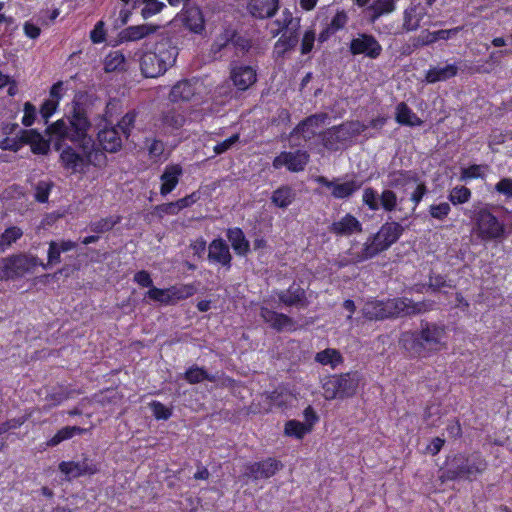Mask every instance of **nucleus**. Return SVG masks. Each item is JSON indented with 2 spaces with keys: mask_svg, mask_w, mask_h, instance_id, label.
Listing matches in <instances>:
<instances>
[{
  "mask_svg": "<svg viewBox=\"0 0 512 512\" xmlns=\"http://www.w3.org/2000/svg\"><path fill=\"white\" fill-rule=\"evenodd\" d=\"M446 328L443 324L420 321L418 330L405 331L399 344L412 358H427L445 348Z\"/></svg>",
  "mask_w": 512,
  "mask_h": 512,
  "instance_id": "obj_1",
  "label": "nucleus"
},
{
  "mask_svg": "<svg viewBox=\"0 0 512 512\" xmlns=\"http://www.w3.org/2000/svg\"><path fill=\"white\" fill-rule=\"evenodd\" d=\"M389 182L388 188L384 189L381 193H378L372 187H366L363 191L362 202L371 211H378L382 209L384 212H403L401 207H398L399 203L403 199H398V196L392 188L405 187L407 184L413 182L418 183L419 175L417 172L412 170H396L392 171L388 175Z\"/></svg>",
  "mask_w": 512,
  "mask_h": 512,
  "instance_id": "obj_2",
  "label": "nucleus"
},
{
  "mask_svg": "<svg viewBox=\"0 0 512 512\" xmlns=\"http://www.w3.org/2000/svg\"><path fill=\"white\" fill-rule=\"evenodd\" d=\"M472 223V232L482 241L501 239L505 234V225L491 212V205L481 201L474 202L464 210Z\"/></svg>",
  "mask_w": 512,
  "mask_h": 512,
  "instance_id": "obj_3",
  "label": "nucleus"
},
{
  "mask_svg": "<svg viewBox=\"0 0 512 512\" xmlns=\"http://www.w3.org/2000/svg\"><path fill=\"white\" fill-rule=\"evenodd\" d=\"M178 56L176 42L166 36L162 37L155 45L154 52L143 54L140 58V70L146 78H155L172 67Z\"/></svg>",
  "mask_w": 512,
  "mask_h": 512,
  "instance_id": "obj_4",
  "label": "nucleus"
},
{
  "mask_svg": "<svg viewBox=\"0 0 512 512\" xmlns=\"http://www.w3.org/2000/svg\"><path fill=\"white\" fill-rule=\"evenodd\" d=\"M404 230V227L399 222L391 221L384 223L376 234L368 238L362 252L357 255L356 262L371 259L387 250L398 241Z\"/></svg>",
  "mask_w": 512,
  "mask_h": 512,
  "instance_id": "obj_5",
  "label": "nucleus"
},
{
  "mask_svg": "<svg viewBox=\"0 0 512 512\" xmlns=\"http://www.w3.org/2000/svg\"><path fill=\"white\" fill-rule=\"evenodd\" d=\"M366 129V124L358 120L345 121L321 132L319 137L322 145L328 151L335 152L344 147L351 139L362 134Z\"/></svg>",
  "mask_w": 512,
  "mask_h": 512,
  "instance_id": "obj_6",
  "label": "nucleus"
},
{
  "mask_svg": "<svg viewBox=\"0 0 512 512\" xmlns=\"http://www.w3.org/2000/svg\"><path fill=\"white\" fill-rule=\"evenodd\" d=\"M486 461L479 453L470 455L457 454L447 463L444 476L448 480H472L486 469Z\"/></svg>",
  "mask_w": 512,
  "mask_h": 512,
  "instance_id": "obj_7",
  "label": "nucleus"
},
{
  "mask_svg": "<svg viewBox=\"0 0 512 512\" xmlns=\"http://www.w3.org/2000/svg\"><path fill=\"white\" fill-rule=\"evenodd\" d=\"M91 142H76V144H65L61 149L56 150L60 153L59 163L61 167L71 174L84 173L91 161L89 153V144Z\"/></svg>",
  "mask_w": 512,
  "mask_h": 512,
  "instance_id": "obj_8",
  "label": "nucleus"
},
{
  "mask_svg": "<svg viewBox=\"0 0 512 512\" xmlns=\"http://www.w3.org/2000/svg\"><path fill=\"white\" fill-rule=\"evenodd\" d=\"M358 372H347L324 378L322 383L323 396L326 400L352 397L359 385Z\"/></svg>",
  "mask_w": 512,
  "mask_h": 512,
  "instance_id": "obj_9",
  "label": "nucleus"
},
{
  "mask_svg": "<svg viewBox=\"0 0 512 512\" xmlns=\"http://www.w3.org/2000/svg\"><path fill=\"white\" fill-rule=\"evenodd\" d=\"M435 301H414L408 297L387 298L388 319L412 318L434 309Z\"/></svg>",
  "mask_w": 512,
  "mask_h": 512,
  "instance_id": "obj_10",
  "label": "nucleus"
},
{
  "mask_svg": "<svg viewBox=\"0 0 512 512\" xmlns=\"http://www.w3.org/2000/svg\"><path fill=\"white\" fill-rule=\"evenodd\" d=\"M40 259L28 254H13L0 259V280L18 279L33 273Z\"/></svg>",
  "mask_w": 512,
  "mask_h": 512,
  "instance_id": "obj_11",
  "label": "nucleus"
},
{
  "mask_svg": "<svg viewBox=\"0 0 512 512\" xmlns=\"http://www.w3.org/2000/svg\"><path fill=\"white\" fill-rule=\"evenodd\" d=\"M69 126L72 130V143L92 142L87 133L91 126L87 116L86 108L78 101L72 102V110L68 116Z\"/></svg>",
  "mask_w": 512,
  "mask_h": 512,
  "instance_id": "obj_12",
  "label": "nucleus"
},
{
  "mask_svg": "<svg viewBox=\"0 0 512 512\" xmlns=\"http://www.w3.org/2000/svg\"><path fill=\"white\" fill-rule=\"evenodd\" d=\"M232 45L236 54L245 55L252 47L251 39L239 34L233 29H225L212 45V51L216 54Z\"/></svg>",
  "mask_w": 512,
  "mask_h": 512,
  "instance_id": "obj_13",
  "label": "nucleus"
},
{
  "mask_svg": "<svg viewBox=\"0 0 512 512\" xmlns=\"http://www.w3.org/2000/svg\"><path fill=\"white\" fill-rule=\"evenodd\" d=\"M178 23L195 34H202L205 30V19L201 9L198 6L190 5L189 0H186L181 13L172 21L174 26Z\"/></svg>",
  "mask_w": 512,
  "mask_h": 512,
  "instance_id": "obj_14",
  "label": "nucleus"
},
{
  "mask_svg": "<svg viewBox=\"0 0 512 512\" xmlns=\"http://www.w3.org/2000/svg\"><path fill=\"white\" fill-rule=\"evenodd\" d=\"M349 51L353 56L364 55L370 59H377L383 48L374 35L359 33L350 41Z\"/></svg>",
  "mask_w": 512,
  "mask_h": 512,
  "instance_id": "obj_15",
  "label": "nucleus"
},
{
  "mask_svg": "<svg viewBox=\"0 0 512 512\" xmlns=\"http://www.w3.org/2000/svg\"><path fill=\"white\" fill-rule=\"evenodd\" d=\"M315 181L331 190V195L336 199H348L354 195L361 187L363 182L352 178L345 182H340V178L329 180L325 176H318Z\"/></svg>",
  "mask_w": 512,
  "mask_h": 512,
  "instance_id": "obj_16",
  "label": "nucleus"
},
{
  "mask_svg": "<svg viewBox=\"0 0 512 512\" xmlns=\"http://www.w3.org/2000/svg\"><path fill=\"white\" fill-rule=\"evenodd\" d=\"M310 160L307 151L296 150L294 152L283 151L276 156L272 162L275 169L286 167L290 172H301L305 169Z\"/></svg>",
  "mask_w": 512,
  "mask_h": 512,
  "instance_id": "obj_17",
  "label": "nucleus"
},
{
  "mask_svg": "<svg viewBox=\"0 0 512 512\" xmlns=\"http://www.w3.org/2000/svg\"><path fill=\"white\" fill-rule=\"evenodd\" d=\"M58 469L68 479L94 475L99 471L98 465L88 457H84L81 461H62Z\"/></svg>",
  "mask_w": 512,
  "mask_h": 512,
  "instance_id": "obj_18",
  "label": "nucleus"
},
{
  "mask_svg": "<svg viewBox=\"0 0 512 512\" xmlns=\"http://www.w3.org/2000/svg\"><path fill=\"white\" fill-rule=\"evenodd\" d=\"M187 121V110L181 105L173 104L163 110L160 117L161 128L169 133L181 129Z\"/></svg>",
  "mask_w": 512,
  "mask_h": 512,
  "instance_id": "obj_19",
  "label": "nucleus"
},
{
  "mask_svg": "<svg viewBox=\"0 0 512 512\" xmlns=\"http://www.w3.org/2000/svg\"><path fill=\"white\" fill-rule=\"evenodd\" d=\"M276 295L279 302L287 307L306 308L309 305L305 289L296 283L286 290L277 291Z\"/></svg>",
  "mask_w": 512,
  "mask_h": 512,
  "instance_id": "obj_20",
  "label": "nucleus"
},
{
  "mask_svg": "<svg viewBox=\"0 0 512 512\" xmlns=\"http://www.w3.org/2000/svg\"><path fill=\"white\" fill-rule=\"evenodd\" d=\"M208 260L211 263L219 264L226 269L231 268L232 255L229 245L222 238L211 241L208 246Z\"/></svg>",
  "mask_w": 512,
  "mask_h": 512,
  "instance_id": "obj_21",
  "label": "nucleus"
},
{
  "mask_svg": "<svg viewBox=\"0 0 512 512\" xmlns=\"http://www.w3.org/2000/svg\"><path fill=\"white\" fill-rule=\"evenodd\" d=\"M280 468H282L280 461L268 458L248 465L245 475L253 478L254 480L266 479L275 475Z\"/></svg>",
  "mask_w": 512,
  "mask_h": 512,
  "instance_id": "obj_22",
  "label": "nucleus"
},
{
  "mask_svg": "<svg viewBox=\"0 0 512 512\" xmlns=\"http://www.w3.org/2000/svg\"><path fill=\"white\" fill-rule=\"evenodd\" d=\"M260 316L271 328L281 332L283 330H294V320L286 314L276 312L267 307H261Z\"/></svg>",
  "mask_w": 512,
  "mask_h": 512,
  "instance_id": "obj_23",
  "label": "nucleus"
},
{
  "mask_svg": "<svg viewBox=\"0 0 512 512\" xmlns=\"http://www.w3.org/2000/svg\"><path fill=\"white\" fill-rule=\"evenodd\" d=\"M22 142L29 145L35 155H47L51 142L46 140L36 129H22Z\"/></svg>",
  "mask_w": 512,
  "mask_h": 512,
  "instance_id": "obj_24",
  "label": "nucleus"
},
{
  "mask_svg": "<svg viewBox=\"0 0 512 512\" xmlns=\"http://www.w3.org/2000/svg\"><path fill=\"white\" fill-rule=\"evenodd\" d=\"M47 133L52 136L54 150L61 149V146L67 144V141L72 143V130L63 119H59L49 125Z\"/></svg>",
  "mask_w": 512,
  "mask_h": 512,
  "instance_id": "obj_25",
  "label": "nucleus"
},
{
  "mask_svg": "<svg viewBox=\"0 0 512 512\" xmlns=\"http://www.w3.org/2000/svg\"><path fill=\"white\" fill-rule=\"evenodd\" d=\"M329 232L337 236H349L362 232V224L355 216L348 213L339 221L333 222L329 226Z\"/></svg>",
  "mask_w": 512,
  "mask_h": 512,
  "instance_id": "obj_26",
  "label": "nucleus"
},
{
  "mask_svg": "<svg viewBox=\"0 0 512 512\" xmlns=\"http://www.w3.org/2000/svg\"><path fill=\"white\" fill-rule=\"evenodd\" d=\"M98 145L103 151L114 153L122 146V140L115 127H105L97 134Z\"/></svg>",
  "mask_w": 512,
  "mask_h": 512,
  "instance_id": "obj_27",
  "label": "nucleus"
},
{
  "mask_svg": "<svg viewBox=\"0 0 512 512\" xmlns=\"http://www.w3.org/2000/svg\"><path fill=\"white\" fill-rule=\"evenodd\" d=\"M247 8L253 17L271 18L279 9V0H249Z\"/></svg>",
  "mask_w": 512,
  "mask_h": 512,
  "instance_id": "obj_28",
  "label": "nucleus"
},
{
  "mask_svg": "<svg viewBox=\"0 0 512 512\" xmlns=\"http://www.w3.org/2000/svg\"><path fill=\"white\" fill-rule=\"evenodd\" d=\"M230 78L238 90L245 91L256 82V71L251 66L234 67Z\"/></svg>",
  "mask_w": 512,
  "mask_h": 512,
  "instance_id": "obj_29",
  "label": "nucleus"
},
{
  "mask_svg": "<svg viewBox=\"0 0 512 512\" xmlns=\"http://www.w3.org/2000/svg\"><path fill=\"white\" fill-rule=\"evenodd\" d=\"M362 315L370 321L388 320L387 299L384 300H368L362 308Z\"/></svg>",
  "mask_w": 512,
  "mask_h": 512,
  "instance_id": "obj_30",
  "label": "nucleus"
},
{
  "mask_svg": "<svg viewBox=\"0 0 512 512\" xmlns=\"http://www.w3.org/2000/svg\"><path fill=\"white\" fill-rule=\"evenodd\" d=\"M182 172V167L178 164L168 165L165 167V170L160 177L162 181L160 188L161 195L166 196L177 186Z\"/></svg>",
  "mask_w": 512,
  "mask_h": 512,
  "instance_id": "obj_31",
  "label": "nucleus"
},
{
  "mask_svg": "<svg viewBox=\"0 0 512 512\" xmlns=\"http://www.w3.org/2000/svg\"><path fill=\"white\" fill-rule=\"evenodd\" d=\"M458 66L456 64H447L445 66L431 67L425 74V81L427 83H436L440 81H447L455 77L458 73Z\"/></svg>",
  "mask_w": 512,
  "mask_h": 512,
  "instance_id": "obj_32",
  "label": "nucleus"
},
{
  "mask_svg": "<svg viewBox=\"0 0 512 512\" xmlns=\"http://www.w3.org/2000/svg\"><path fill=\"white\" fill-rule=\"evenodd\" d=\"M226 236L236 254L246 256L250 252V243L240 228L228 229Z\"/></svg>",
  "mask_w": 512,
  "mask_h": 512,
  "instance_id": "obj_33",
  "label": "nucleus"
},
{
  "mask_svg": "<svg viewBox=\"0 0 512 512\" xmlns=\"http://www.w3.org/2000/svg\"><path fill=\"white\" fill-rule=\"evenodd\" d=\"M130 2H132V10L139 12L145 20L160 13L165 7L163 2L157 0H130Z\"/></svg>",
  "mask_w": 512,
  "mask_h": 512,
  "instance_id": "obj_34",
  "label": "nucleus"
},
{
  "mask_svg": "<svg viewBox=\"0 0 512 512\" xmlns=\"http://www.w3.org/2000/svg\"><path fill=\"white\" fill-rule=\"evenodd\" d=\"M112 20L110 33H117V40L115 44L124 43L128 41V28H123L128 21V9L123 7L118 15L115 14L110 18Z\"/></svg>",
  "mask_w": 512,
  "mask_h": 512,
  "instance_id": "obj_35",
  "label": "nucleus"
},
{
  "mask_svg": "<svg viewBox=\"0 0 512 512\" xmlns=\"http://www.w3.org/2000/svg\"><path fill=\"white\" fill-rule=\"evenodd\" d=\"M396 121L404 126L415 127L421 126V120L405 102H401L396 106Z\"/></svg>",
  "mask_w": 512,
  "mask_h": 512,
  "instance_id": "obj_36",
  "label": "nucleus"
},
{
  "mask_svg": "<svg viewBox=\"0 0 512 512\" xmlns=\"http://www.w3.org/2000/svg\"><path fill=\"white\" fill-rule=\"evenodd\" d=\"M195 94L194 86L187 80L177 82L171 89L169 99L175 105L179 101H189Z\"/></svg>",
  "mask_w": 512,
  "mask_h": 512,
  "instance_id": "obj_37",
  "label": "nucleus"
},
{
  "mask_svg": "<svg viewBox=\"0 0 512 512\" xmlns=\"http://www.w3.org/2000/svg\"><path fill=\"white\" fill-rule=\"evenodd\" d=\"M296 198L295 190L289 185L277 188L271 196V202L278 208H287Z\"/></svg>",
  "mask_w": 512,
  "mask_h": 512,
  "instance_id": "obj_38",
  "label": "nucleus"
},
{
  "mask_svg": "<svg viewBox=\"0 0 512 512\" xmlns=\"http://www.w3.org/2000/svg\"><path fill=\"white\" fill-rule=\"evenodd\" d=\"M87 432V429L79 426H65L59 429L54 436H52L47 442L48 447H55L61 442L69 440L76 435H82Z\"/></svg>",
  "mask_w": 512,
  "mask_h": 512,
  "instance_id": "obj_39",
  "label": "nucleus"
},
{
  "mask_svg": "<svg viewBox=\"0 0 512 512\" xmlns=\"http://www.w3.org/2000/svg\"><path fill=\"white\" fill-rule=\"evenodd\" d=\"M184 379L190 384H198L204 380L215 382L217 377L210 375L203 367L193 365L185 372Z\"/></svg>",
  "mask_w": 512,
  "mask_h": 512,
  "instance_id": "obj_40",
  "label": "nucleus"
},
{
  "mask_svg": "<svg viewBox=\"0 0 512 512\" xmlns=\"http://www.w3.org/2000/svg\"><path fill=\"white\" fill-rule=\"evenodd\" d=\"M298 43V35L291 33L290 35L283 34L275 43L274 52L278 57H284V55L293 50Z\"/></svg>",
  "mask_w": 512,
  "mask_h": 512,
  "instance_id": "obj_41",
  "label": "nucleus"
},
{
  "mask_svg": "<svg viewBox=\"0 0 512 512\" xmlns=\"http://www.w3.org/2000/svg\"><path fill=\"white\" fill-rule=\"evenodd\" d=\"M315 361L322 365H330L332 368H335L343 362V357L338 350L327 348L316 354Z\"/></svg>",
  "mask_w": 512,
  "mask_h": 512,
  "instance_id": "obj_42",
  "label": "nucleus"
},
{
  "mask_svg": "<svg viewBox=\"0 0 512 512\" xmlns=\"http://www.w3.org/2000/svg\"><path fill=\"white\" fill-rule=\"evenodd\" d=\"M160 28V25L152 23L130 26V41L141 40L151 34L156 33Z\"/></svg>",
  "mask_w": 512,
  "mask_h": 512,
  "instance_id": "obj_43",
  "label": "nucleus"
},
{
  "mask_svg": "<svg viewBox=\"0 0 512 512\" xmlns=\"http://www.w3.org/2000/svg\"><path fill=\"white\" fill-rule=\"evenodd\" d=\"M23 235L21 228L17 226H11L6 228L0 234V252L10 247L13 243L19 240Z\"/></svg>",
  "mask_w": 512,
  "mask_h": 512,
  "instance_id": "obj_44",
  "label": "nucleus"
},
{
  "mask_svg": "<svg viewBox=\"0 0 512 512\" xmlns=\"http://www.w3.org/2000/svg\"><path fill=\"white\" fill-rule=\"evenodd\" d=\"M416 184L417 186L410 197V200L414 203V206L412 207L410 213H406L404 211L402 212L403 216L400 217V220L402 221L407 220L408 218L414 215L417 206L422 201L423 197L428 193V187L424 181L419 180L418 183Z\"/></svg>",
  "mask_w": 512,
  "mask_h": 512,
  "instance_id": "obj_45",
  "label": "nucleus"
},
{
  "mask_svg": "<svg viewBox=\"0 0 512 512\" xmlns=\"http://www.w3.org/2000/svg\"><path fill=\"white\" fill-rule=\"evenodd\" d=\"M310 431V426L297 420H289L285 424V434L297 439H302Z\"/></svg>",
  "mask_w": 512,
  "mask_h": 512,
  "instance_id": "obj_46",
  "label": "nucleus"
},
{
  "mask_svg": "<svg viewBox=\"0 0 512 512\" xmlns=\"http://www.w3.org/2000/svg\"><path fill=\"white\" fill-rule=\"evenodd\" d=\"M120 222V217H105L100 220L91 222L89 225L90 231L101 234L110 231L117 223Z\"/></svg>",
  "mask_w": 512,
  "mask_h": 512,
  "instance_id": "obj_47",
  "label": "nucleus"
},
{
  "mask_svg": "<svg viewBox=\"0 0 512 512\" xmlns=\"http://www.w3.org/2000/svg\"><path fill=\"white\" fill-rule=\"evenodd\" d=\"M489 166L485 164H473L467 168L461 169L460 179L466 181L468 179H476L485 177L486 171H488Z\"/></svg>",
  "mask_w": 512,
  "mask_h": 512,
  "instance_id": "obj_48",
  "label": "nucleus"
},
{
  "mask_svg": "<svg viewBox=\"0 0 512 512\" xmlns=\"http://www.w3.org/2000/svg\"><path fill=\"white\" fill-rule=\"evenodd\" d=\"M428 289L433 292H439L442 288H455V285L451 280H447L446 276L441 274L429 275V282L427 283Z\"/></svg>",
  "mask_w": 512,
  "mask_h": 512,
  "instance_id": "obj_49",
  "label": "nucleus"
},
{
  "mask_svg": "<svg viewBox=\"0 0 512 512\" xmlns=\"http://www.w3.org/2000/svg\"><path fill=\"white\" fill-rule=\"evenodd\" d=\"M61 251L57 246V241H50L49 248L47 253V262L44 263L40 260L38 266H41L43 269H48L50 266L59 264L61 262Z\"/></svg>",
  "mask_w": 512,
  "mask_h": 512,
  "instance_id": "obj_50",
  "label": "nucleus"
},
{
  "mask_svg": "<svg viewBox=\"0 0 512 512\" xmlns=\"http://www.w3.org/2000/svg\"><path fill=\"white\" fill-rule=\"evenodd\" d=\"M470 197L471 191L469 188L465 186H457L451 190L448 199L452 204L457 205L468 202Z\"/></svg>",
  "mask_w": 512,
  "mask_h": 512,
  "instance_id": "obj_51",
  "label": "nucleus"
},
{
  "mask_svg": "<svg viewBox=\"0 0 512 512\" xmlns=\"http://www.w3.org/2000/svg\"><path fill=\"white\" fill-rule=\"evenodd\" d=\"M53 188V182L41 180L35 185L34 198L38 203L48 202L49 195Z\"/></svg>",
  "mask_w": 512,
  "mask_h": 512,
  "instance_id": "obj_52",
  "label": "nucleus"
},
{
  "mask_svg": "<svg viewBox=\"0 0 512 512\" xmlns=\"http://www.w3.org/2000/svg\"><path fill=\"white\" fill-rule=\"evenodd\" d=\"M125 57L120 51H113L109 53L105 59V70L107 72H112L118 69H121L124 65Z\"/></svg>",
  "mask_w": 512,
  "mask_h": 512,
  "instance_id": "obj_53",
  "label": "nucleus"
},
{
  "mask_svg": "<svg viewBox=\"0 0 512 512\" xmlns=\"http://www.w3.org/2000/svg\"><path fill=\"white\" fill-rule=\"evenodd\" d=\"M24 146L22 142V129L14 138L4 137L0 140V149L3 151L18 152Z\"/></svg>",
  "mask_w": 512,
  "mask_h": 512,
  "instance_id": "obj_54",
  "label": "nucleus"
},
{
  "mask_svg": "<svg viewBox=\"0 0 512 512\" xmlns=\"http://www.w3.org/2000/svg\"><path fill=\"white\" fill-rule=\"evenodd\" d=\"M150 300L162 304H169L172 300L169 290L159 289L152 286L145 294Z\"/></svg>",
  "mask_w": 512,
  "mask_h": 512,
  "instance_id": "obj_55",
  "label": "nucleus"
},
{
  "mask_svg": "<svg viewBox=\"0 0 512 512\" xmlns=\"http://www.w3.org/2000/svg\"><path fill=\"white\" fill-rule=\"evenodd\" d=\"M70 391L60 386L58 390H52L49 392L45 400L51 403V406H57L60 405L63 401L67 400L70 397Z\"/></svg>",
  "mask_w": 512,
  "mask_h": 512,
  "instance_id": "obj_56",
  "label": "nucleus"
},
{
  "mask_svg": "<svg viewBox=\"0 0 512 512\" xmlns=\"http://www.w3.org/2000/svg\"><path fill=\"white\" fill-rule=\"evenodd\" d=\"M150 408L153 416L157 420H167L172 415L171 409L166 407L164 404L158 401H153L150 403Z\"/></svg>",
  "mask_w": 512,
  "mask_h": 512,
  "instance_id": "obj_57",
  "label": "nucleus"
},
{
  "mask_svg": "<svg viewBox=\"0 0 512 512\" xmlns=\"http://www.w3.org/2000/svg\"><path fill=\"white\" fill-rule=\"evenodd\" d=\"M451 210V207L449 203L442 202L440 204H433L429 208V213L431 217L437 219V220H444L449 212Z\"/></svg>",
  "mask_w": 512,
  "mask_h": 512,
  "instance_id": "obj_58",
  "label": "nucleus"
},
{
  "mask_svg": "<svg viewBox=\"0 0 512 512\" xmlns=\"http://www.w3.org/2000/svg\"><path fill=\"white\" fill-rule=\"evenodd\" d=\"M104 22L98 21L90 32V39L94 44L103 43L106 40V30Z\"/></svg>",
  "mask_w": 512,
  "mask_h": 512,
  "instance_id": "obj_59",
  "label": "nucleus"
},
{
  "mask_svg": "<svg viewBox=\"0 0 512 512\" xmlns=\"http://www.w3.org/2000/svg\"><path fill=\"white\" fill-rule=\"evenodd\" d=\"M23 111H24V115L22 117V124L25 127L32 126L36 120V114H37L36 107L31 102H26L24 104Z\"/></svg>",
  "mask_w": 512,
  "mask_h": 512,
  "instance_id": "obj_60",
  "label": "nucleus"
},
{
  "mask_svg": "<svg viewBox=\"0 0 512 512\" xmlns=\"http://www.w3.org/2000/svg\"><path fill=\"white\" fill-rule=\"evenodd\" d=\"M416 11L415 7H411L405 10L404 12V23L403 28L406 31H415L420 27V19L422 16H420L417 21L412 22L413 13Z\"/></svg>",
  "mask_w": 512,
  "mask_h": 512,
  "instance_id": "obj_61",
  "label": "nucleus"
},
{
  "mask_svg": "<svg viewBox=\"0 0 512 512\" xmlns=\"http://www.w3.org/2000/svg\"><path fill=\"white\" fill-rule=\"evenodd\" d=\"M157 214L162 217L163 215H176L180 212L177 201L164 203L155 207Z\"/></svg>",
  "mask_w": 512,
  "mask_h": 512,
  "instance_id": "obj_62",
  "label": "nucleus"
},
{
  "mask_svg": "<svg viewBox=\"0 0 512 512\" xmlns=\"http://www.w3.org/2000/svg\"><path fill=\"white\" fill-rule=\"evenodd\" d=\"M58 105L57 101L45 100L40 107L41 117L47 121L55 113Z\"/></svg>",
  "mask_w": 512,
  "mask_h": 512,
  "instance_id": "obj_63",
  "label": "nucleus"
},
{
  "mask_svg": "<svg viewBox=\"0 0 512 512\" xmlns=\"http://www.w3.org/2000/svg\"><path fill=\"white\" fill-rule=\"evenodd\" d=\"M495 190L505 195L507 198H512V179L502 178L496 185Z\"/></svg>",
  "mask_w": 512,
  "mask_h": 512,
  "instance_id": "obj_64",
  "label": "nucleus"
}]
</instances>
